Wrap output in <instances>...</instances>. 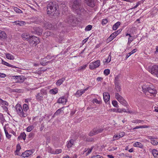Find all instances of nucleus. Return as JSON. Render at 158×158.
I'll return each mask as SVG.
<instances>
[{
  "label": "nucleus",
  "instance_id": "2",
  "mask_svg": "<svg viewBox=\"0 0 158 158\" xmlns=\"http://www.w3.org/2000/svg\"><path fill=\"white\" fill-rule=\"evenodd\" d=\"M81 0H73L72 8L73 11L77 14H80L85 11L81 5Z\"/></svg>",
  "mask_w": 158,
  "mask_h": 158
},
{
  "label": "nucleus",
  "instance_id": "27",
  "mask_svg": "<svg viewBox=\"0 0 158 158\" xmlns=\"http://www.w3.org/2000/svg\"><path fill=\"white\" fill-rule=\"evenodd\" d=\"M6 57L9 60H13L14 59V56L10 53H7L6 54Z\"/></svg>",
  "mask_w": 158,
  "mask_h": 158
},
{
  "label": "nucleus",
  "instance_id": "22",
  "mask_svg": "<svg viewBox=\"0 0 158 158\" xmlns=\"http://www.w3.org/2000/svg\"><path fill=\"white\" fill-rule=\"evenodd\" d=\"M31 37V36H30L27 34H23L22 35V37L23 38L24 40H27L28 41V42L29 41Z\"/></svg>",
  "mask_w": 158,
  "mask_h": 158
},
{
  "label": "nucleus",
  "instance_id": "7",
  "mask_svg": "<svg viewBox=\"0 0 158 158\" xmlns=\"http://www.w3.org/2000/svg\"><path fill=\"white\" fill-rule=\"evenodd\" d=\"M115 97L117 100L123 105L127 106V103L126 100L118 93H115Z\"/></svg>",
  "mask_w": 158,
  "mask_h": 158
},
{
  "label": "nucleus",
  "instance_id": "54",
  "mask_svg": "<svg viewBox=\"0 0 158 158\" xmlns=\"http://www.w3.org/2000/svg\"><path fill=\"white\" fill-rule=\"evenodd\" d=\"M62 152V150L61 149H56L55 151V153L54 154H58Z\"/></svg>",
  "mask_w": 158,
  "mask_h": 158
},
{
  "label": "nucleus",
  "instance_id": "57",
  "mask_svg": "<svg viewBox=\"0 0 158 158\" xmlns=\"http://www.w3.org/2000/svg\"><path fill=\"white\" fill-rule=\"evenodd\" d=\"M94 146H92L90 148L88 151V152L86 153V155H89L92 151L93 149L94 148Z\"/></svg>",
  "mask_w": 158,
  "mask_h": 158
},
{
  "label": "nucleus",
  "instance_id": "55",
  "mask_svg": "<svg viewBox=\"0 0 158 158\" xmlns=\"http://www.w3.org/2000/svg\"><path fill=\"white\" fill-rule=\"evenodd\" d=\"M94 132H89V135L90 136H92L94 135H95L96 134H97L96 133V131H94V129H93Z\"/></svg>",
  "mask_w": 158,
  "mask_h": 158
},
{
  "label": "nucleus",
  "instance_id": "59",
  "mask_svg": "<svg viewBox=\"0 0 158 158\" xmlns=\"http://www.w3.org/2000/svg\"><path fill=\"white\" fill-rule=\"evenodd\" d=\"M2 64L4 65H5L7 66H9V64L7 62L2 60Z\"/></svg>",
  "mask_w": 158,
  "mask_h": 158
},
{
  "label": "nucleus",
  "instance_id": "15",
  "mask_svg": "<svg viewBox=\"0 0 158 158\" xmlns=\"http://www.w3.org/2000/svg\"><path fill=\"white\" fill-rule=\"evenodd\" d=\"M103 99L105 103H107L110 100V95L107 92H104L103 94Z\"/></svg>",
  "mask_w": 158,
  "mask_h": 158
},
{
  "label": "nucleus",
  "instance_id": "56",
  "mask_svg": "<svg viewBox=\"0 0 158 158\" xmlns=\"http://www.w3.org/2000/svg\"><path fill=\"white\" fill-rule=\"evenodd\" d=\"M21 149V148L20 145L19 144H18L16 146V151L18 152H19Z\"/></svg>",
  "mask_w": 158,
  "mask_h": 158
},
{
  "label": "nucleus",
  "instance_id": "5",
  "mask_svg": "<svg viewBox=\"0 0 158 158\" xmlns=\"http://www.w3.org/2000/svg\"><path fill=\"white\" fill-rule=\"evenodd\" d=\"M147 69L152 74L155 75L158 77V65H154L149 66Z\"/></svg>",
  "mask_w": 158,
  "mask_h": 158
},
{
  "label": "nucleus",
  "instance_id": "64",
  "mask_svg": "<svg viewBox=\"0 0 158 158\" xmlns=\"http://www.w3.org/2000/svg\"><path fill=\"white\" fill-rule=\"evenodd\" d=\"M22 156L23 157H28L26 153L25 152V151L22 153Z\"/></svg>",
  "mask_w": 158,
  "mask_h": 158
},
{
  "label": "nucleus",
  "instance_id": "53",
  "mask_svg": "<svg viewBox=\"0 0 158 158\" xmlns=\"http://www.w3.org/2000/svg\"><path fill=\"white\" fill-rule=\"evenodd\" d=\"M87 65L86 64L84 65L83 66H81L78 69L79 70H81L85 69L87 67Z\"/></svg>",
  "mask_w": 158,
  "mask_h": 158
},
{
  "label": "nucleus",
  "instance_id": "30",
  "mask_svg": "<svg viewBox=\"0 0 158 158\" xmlns=\"http://www.w3.org/2000/svg\"><path fill=\"white\" fill-rule=\"evenodd\" d=\"M148 127H149V126H147V125L140 126H136L135 127L132 128V129L135 130V129H138V128H148Z\"/></svg>",
  "mask_w": 158,
  "mask_h": 158
},
{
  "label": "nucleus",
  "instance_id": "32",
  "mask_svg": "<svg viewBox=\"0 0 158 158\" xmlns=\"http://www.w3.org/2000/svg\"><path fill=\"white\" fill-rule=\"evenodd\" d=\"M111 53H110V55L108 56V57L107 59H105L104 60H103V62L104 63H108L110 62L111 61V56L110 55Z\"/></svg>",
  "mask_w": 158,
  "mask_h": 158
},
{
  "label": "nucleus",
  "instance_id": "13",
  "mask_svg": "<svg viewBox=\"0 0 158 158\" xmlns=\"http://www.w3.org/2000/svg\"><path fill=\"white\" fill-rule=\"evenodd\" d=\"M74 18L72 14H69L68 15L65 19V22L70 24L74 21Z\"/></svg>",
  "mask_w": 158,
  "mask_h": 158
},
{
  "label": "nucleus",
  "instance_id": "62",
  "mask_svg": "<svg viewBox=\"0 0 158 158\" xmlns=\"http://www.w3.org/2000/svg\"><path fill=\"white\" fill-rule=\"evenodd\" d=\"M118 76H116L115 77L114 79V83H119L118 82Z\"/></svg>",
  "mask_w": 158,
  "mask_h": 158
},
{
  "label": "nucleus",
  "instance_id": "11",
  "mask_svg": "<svg viewBox=\"0 0 158 158\" xmlns=\"http://www.w3.org/2000/svg\"><path fill=\"white\" fill-rule=\"evenodd\" d=\"M122 31V29H119L117 31H115L112 33L107 39V40L109 42L111 41L114 38H115Z\"/></svg>",
  "mask_w": 158,
  "mask_h": 158
},
{
  "label": "nucleus",
  "instance_id": "10",
  "mask_svg": "<svg viewBox=\"0 0 158 158\" xmlns=\"http://www.w3.org/2000/svg\"><path fill=\"white\" fill-rule=\"evenodd\" d=\"M31 32L33 34L41 35H42L43 29L41 27H35L32 29Z\"/></svg>",
  "mask_w": 158,
  "mask_h": 158
},
{
  "label": "nucleus",
  "instance_id": "63",
  "mask_svg": "<svg viewBox=\"0 0 158 158\" xmlns=\"http://www.w3.org/2000/svg\"><path fill=\"white\" fill-rule=\"evenodd\" d=\"M5 120L3 114L0 113V120L3 121Z\"/></svg>",
  "mask_w": 158,
  "mask_h": 158
},
{
  "label": "nucleus",
  "instance_id": "8",
  "mask_svg": "<svg viewBox=\"0 0 158 158\" xmlns=\"http://www.w3.org/2000/svg\"><path fill=\"white\" fill-rule=\"evenodd\" d=\"M100 64V60H97L95 62L91 63L89 65V68L90 69L93 70L98 67Z\"/></svg>",
  "mask_w": 158,
  "mask_h": 158
},
{
  "label": "nucleus",
  "instance_id": "36",
  "mask_svg": "<svg viewBox=\"0 0 158 158\" xmlns=\"http://www.w3.org/2000/svg\"><path fill=\"white\" fill-rule=\"evenodd\" d=\"M113 105L115 107L118 108V102L116 101L113 100L112 102Z\"/></svg>",
  "mask_w": 158,
  "mask_h": 158
},
{
  "label": "nucleus",
  "instance_id": "46",
  "mask_svg": "<svg viewBox=\"0 0 158 158\" xmlns=\"http://www.w3.org/2000/svg\"><path fill=\"white\" fill-rule=\"evenodd\" d=\"M20 135L24 140H25L26 135L25 132H23L21 133Z\"/></svg>",
  "mask_w": 158,
  "mask_h": 158
},
{
  "label": "nucleus",
  "instance_id": "50",
  "mask_svg": "<svg viewBox=\"0 0 158 158\" xmlns=\"http://www.w3.org/2000/svg\"><path fill=\"white\" fill-rule=\"evenodd\" d=\"M34 135L35 134L34 132H31L28 135V138H31V139L34 136Z\"/></svg>",
  "mask_w": 158,
  "mask_h": 158
},
{
  "label": "nucleus",
  "instance_id": "6",
  "mask_svg": "<svg viewBox=\"0 0 158 158\" xmlns=\"http://www.w3.org/2000/svg\"><path fill=\"white\" fill-rule=\"evenodd\" d=\"M40 40L39 37L31 35L29 40V43L32 44H35V46L39 43Z\"/></svg>",
  "mask_w": 158,
  "mask_h": 158
},
{
  "label": "nucleus",
  "instance_id": "29",
  "mask_svg": "<svg viewBox=\"0 0 158 158\" xmlns=\"http://www.w3.org/2000/svg\"><path fill=\"white\" fill-rule=\"evenodd\" d=\"M52 61V60L47 61L46 60H43L40 61V64L42 66H45L48 63H51Z\"/></svg>",
  "mask_w": 158,
  "mask_h": 158
},
{
  "label": "nucleus",
  "instance_id": "16",
  "mask_svg": "<svg viewBox=\"0 0 158 158\" xmlns=\"http://www.w3.org/2000/svg\"><path fill=\"white\" fill-rule=\"evenodd\" d=\"M75 140L73 139H70L69 141L67 142L66 146L68 148H71L72 145H74V142Z\"/></svg>",
  "mask_w": 158,
  "mask_h": 158
},
{
  "label": "nucleus",
  "instance_id": "17",
  "mask_svg": "<svg viewBox=\"0 0 158 158\" xmlns=\"http://www.w3.org/2000/svg\"><path fill=\"white\" fill-rule=\"evenodd\" d=\"M66 102V99L64 97L59 98L57 101V102L59 103L64 104Z\"/></svg>",
  "mask_w": 158,
  "mask_h": 158
},
{
  "label": "nucleus",
  "instance_id": "42",
  "mask_svg": "<svg viewBox=\"0 0 158 158\" xmlns=\"http://www.w3.org/2000/svg\"><path fill=\"white\" fill-rule=\"evenodd\" d=\"M14 10L17 13H23V11L21 10L17 7H15L14 8Z\"/></svg>",
  "mask_w": 158,
  "mask_h": 158
},
{
  "label": "nucleus",
  "instance_id": "49",
  "mask_svg": "<svg viewBox=\"0 0 158 158\" xmlns=\"http://www.w3.org/2000/svg\"><path fill=\"white\" fill-rule=\"evenodd\" d=\"M75 95L77 97H79L81 95V91L80 90H78L77 91L76 93L75 94Z\"/></svg>",
  "mask_w": 158,
  "mask_h": 158
},
{
  "label": "nucleus",
  "instance_id": "43",
  "mask_svg": "<svg viewBox=\"0 0 158 158\" xmlns=\"http://www.w3.org/2000/svg\"><path fill=\"white\" fill-rule=\"evenodd\" d=\"M25 152L26 153L28 157L32 154L33 153L32 151L31 150H27L25 151Z\"/></svg>",
  "mask_w": 158,
  "mask_h": 158
},
{
  "label": "nucleus",
  "instance_id": "4",
  "mask_svg": "<svg viewBox=\"0 0 158 158\" xmlns=\"http://www.w3.org/2000/svg\"><path fill=\"white\" fill-rule=\"evenodd\" d=\"M47 90L43 89L40 90V93L37 94L36 95V99L38 101H41L43 100V96H45L44 98L47 96Z\"/></svg>",
  "mask_w": 158,
  "mask_h": 158
},
{
  "label": "nucleus",
  "instance_id": "61",
  "mask_svg": "<svg viewBox=\"0 0 158 158\" xmlns=\"http://www.w3.org/2000/svg\"><path fill=\"white\" fill-rule=\"evenodd\" d=\"M118 139V135L116 134L113 137V140L114 141L115 140H117Z\"/></svg>",
  "mask_w": 158,
  "mask_h": 158
},
{
  "label": "nucleus",
  "instance_id": "12",
  "mask_svg": "<svg viewBox=\"0 0 158 158\" xmlns=\"http://www.w3.org/2000/svg\"><path fill=\"white\" fill-rule=\"evenodd\" d=\"M13 77L14 79L17 80L15 82V83H22L25 79V77L23 76H14Z\"/></svg>",
  "mask_w": 158,
  "mask_h": 158
},
{
  "label": "nucleus",
  "instance_id": "44",
  "mask_svg": "<svg viewBox=\"0 0 158 158\" xmlns=\"http://www.w3.org/2000/svg\"><path fill=\"white\" fill-rule=\"evenodd\" d=\"M110 73V70L108 69H105L104 71V73L106 76L108 75Z\"/></svg>",
  "mask_w": 158,
  "mask_h": 158
},
{
  "label": "nucleus",
  "instance_id": "48",
  "mask_svg": "<svg viewBox=\"0 0 158 158\" xmlns=\"http://www.w3.org/2000/svg\"><path fill=\"white\" fill-rule=\"evenodd\" d=\"M151 143L154 145H156L158 144V142L154 140V139H152V140L151 141Z\"/></svg>",
  "mask_w": 158,
  "mask_h": 158
},
{
  "label": "nucleus",
  "instance_id": "1",
  "mask_svg": "<svg viewBox=\"0 0 158 158\" xmlns=\"http://www.w3.org/2000/svg\"><path fill=\"white\" fill-rule=\"evenodd\" d=\"M48 14L54 17H57L59 15V6L55 2H50L47 6Z\"/></svg>",
  "mask_w": 158,
  "mask_h": 158
},
{
  "label": "nucleus",
  "instance_id": "21",
  "mask_svg": "<svg viewBox=\"0 0 158 158\" xmlns=\"http://www.w3.org/2000/svg\"><path fill=\"white\" fill-rule=\"evenodd\" d=\"M115 86V89L117 92H119L121 89L120 83H114Z\"/></svg>",
  "mask_w": 158,
  "mask_h": 158
},
{
  "label": "nucleus",
  "instance_id": "41",
  "mask_svg": "<svg viewBox=\"0 0 158 158\" xmlns=\"http://www.w3.org/2000/svg\"><path fill=\"white\" fill-rule=\"evenodd\" d=\"M122 112H124L130 114L133 113V112L132 111H130L129 109H122Z\"/></svg>",
  "mask_w": 158,
  "mask_h": 158
},
{
  "label": "nucleus",
  "instance_id": "24",
  "mask_svg": "<svg viewBox=\"0 0 158 158\" xmlns=\"http://www.w3.org/2000/svg\"><path fill=\"white\" fill-rule=\"evenodd\" d=\"M120 24V22H118L114 24V25L113 27V29L114 30H116L117 29Z\"/></svg>",
  "mask_w": 158,
  "mask_h": 158
},
{
  "label": "nucleus",
  "instance_id": "37",
  "mask_svg": "<svg viewBox=\"0 0 158 158\" xmlns=\"http://www.w3.org/2000/svg\"><path fill=\"white\" fill-rule=\"evenodd\" d=\"M34 128V127L33 125L29 126L27 128V132H30Z\"/></svg>",
  "mask_w": 158,
  "mask_h": 158
},
{
  "label": "nucleus",
  "instance_id": "19",
  "mask_svg": "<svg viewBox=\"0 0 158 158\" xmlns=\"http://www.w3.org/2000/svg\"><path fill=\"white\" fill-rule=\"evenodd\" d=\"M65 78L63 77L61 79H59L57 80L56 83V84L57 85L60 86L63 83L65 80Z\"/></svg>",
  "mask_w": 158,
  "mask_h": 158
},
{
  "label": "nucleus",
  "instance_id": "26",
  "mask_svg": "<svg viewBox=\"0 0 158 158\" xmlns=\"http://www.w3.org/2000/svg\"><path fill=\"white\" fill-rule=\"evenodd\" d=\"M49 91L51 94H55L58 92V89L57 88H54L50 90Z\"/></svg>",
  "mask_w": 158,
  "mask_h": 158
},
{
  "label": "nucleus",
  "instance_id": "9",
  "mask_svg": "<svg viewBox=\"0 0 158 158\" xmlns=\"http://www.w3.org/2000/svg\"><path fill=\"white\" fill-rule=\"evenodd\" d=\"M84 2L89 6L94 8L96 6L97 0H84Z\"/></svg>",
  "mask_w": 158,
  "mask_h": 158
},
{
  "label": "nucleus",
  "instance_id": "34",
  "mask_svg": "<svg viewBox=\"0 0 158 158\" xmlns=\"http://www.w3.org/2000/svg\"><path fill=\"white\" fill-rule=\"evenodd\" d=\"M0 103L2 105H5L7 106L8 105V103L7 102L3 100L1 98H0Z\"/></svg>",
  "mask_w": 158,
  "mask_h": 158
},
{
  "label": "nucleus",
  "instance_id": "35",
  "mask_svg": "<svg viewBox=\"0 0 158 158\" xmlns=\"http://www.w3.org/2000/svg\"><path fill=\"white\" fill-rule=\"evenodd\" d=\"M63 107L58 109L54 114V115H57L60 114V113L61 111H63L62 110V109L63 108Z\"/></svg>",
  "mask_w": 158,
  "mask_h": 158
},
{
  "label": "nucleus",
  "instance_id": "38",
  "mask_svg": "<svg viewBox=\"0 0 158 158\" xmlns=\"http://www.w3.org/2000/svg\"><path fill=\"white\" fill-rule=\"evenodd\" d=\"M132 122L133 123H142L143 122V120L136 119L132 121Z\"/></svg>",
  "mask_w": 158,
  "mask_h": 158
},
{
  "label": "nucleus",
  "instance_id": "14",
  "mask_svg": "<svg viewBox=\"0 0 158 158\" xmlns=\"http://www.w3.org/2000/svg\"><path fill=\"white\" fill-rule=\"evenodd\" d=\"M156 91L155 89H151V87H149L146 95H149L150 94L151 96L155 97L156 96Z\"/></svg>",
  "mask_w": 158,
  "mask_h": 158
},
{
  "label": "nucleus",
  "instance_id": "51",
  "mask_svg": "<svg viewBox=\"0 0 158 158\" xmlns=\"http://www.w3.org/2000/svg\"><path fill=\"white\" fill-rule=\"evenodd\" d=\"M93 102L96 103L97 104H100L101 103V101H98L97 99L94 98L93 100Z\"/></svg>",
  "mask_w": 158,
  "mask_h": 158
},
{
  "label": "nucleus",
  "instance_id": "47",
  "mask_svg": "<svg viewBox=\"0 0 158 158\" xmlns=\"http://www.w3.org/2000/svg\"><path fill=\"white\" fill-rule=\"evenodd\" d=\"M94 129L95 131H96V133L97 134L102 132L103 131V129L101 128L98 130H96V129Z\"/></svg>",
  "mask_w": 158,
  "mask_h": 158
},
{
  "label": "nucleus",
  "instance_id": "25",
  "mask_svg": "<svg viewBox=\"0 0 158 158\" xmlns=\"http://www.w3.org/2000/svg\"><path fill=\"white\" fill-rule=\"evenodd\" d=\"M137 51V49H134L131 52L129 53L128 54H127L126 55V59H127L132 54L136 52Z\"/></svg>",
  "mask_w": 158,
  "mask_h": 158
},
{
  "label": "nucleus",
  "instance_id": "31",
  "mask_svg": "<svg viewBox=\"0 0 158 158\" xmlns=\"http://www.w3.org/2000/svg\"><path fill=\"white\" fill-rule=\"evenodd\" d=\"M23 110L24 112L26 113L29 109L28 106L26 104H24L23 105Z\"/></svg>",
  "mask_w": 158,
  "mask_h": 158
},
{
  "label": "nucleus",
  "instance_id": "18",
  "mask_svg": "<svg viewBox=\"0 0 158 158\" xmlns=\"http://www.w3.org/2000/svg\"><path fill=\"white\" fill-rule=\"evenodd\" d=\"M6 34L4 31H1L0 32V39L3 40L6 38Z\"/></svg>",
  "mask_w": 158,
  "mask_h": 158
},
{
  "label": "nucleus",
  "instance_id": "39",
  "mask_svg": "<svg viewBox=\"0 0 158 158\" xmlns=\"http://www.w3.org/2000/svg\"><path fill=\"white\" fill-rule=\"evenodd\" d=\"M4 130L5 131V132L6 134V137L9 139L11 137V135H10L8 132V131L6 129V128H5V127H4Z\"/></svg>",
  "mask_w": 158,
  "mask_h": 158
},
{
  "label": "nucleus",
  "instance_id": "52",
  "mask_svg": "<svg viewBox=\"0 0 158 158\" xmlns=\"http://www.w3.org/2000/svg\"><path fill=\"white\" fill-rule=\"evenodd\" d=\"M91 158H103V157L99 155H95L92 156Z\"/></svg>",
  "mask_w": 158,
  "mask_h": 158
},
{
  "label": "nucleus",
  "instance_id": "23",
  "mask_svg": "<svg viewBox=\"0 0 158 158\" xmlns=\"http://www.w3.org/2000/svg\"><path fill=\"white\" fill-rule=\"evenodd\" d=\"M149 88V87L145 85L142 86V91L144 93H145V94H146Z\"/></svg>",
  "mask_w": 158,
  "mask_h": 158
},
{
  "label": "nucleus",
  "instance_id": "33",
  "mask_svg": "<svg viewBox=\"0 0 158 158\" xmlns=\"http://www.w3.org/2000/svg\"><path fill=\"white\" fill-rule=\"evenodd\" d=\"M152 154L155 157H156L158 155V151L155 149H154L152 151Z\"/></svg>",
  "mask_w": 158,
  "mask_h": 158
},
{
  "label": "nucleus",
  "instance_id": "58",
  "mask_svg": "<svg viewBox=\"0 0 158 158\" xmlns=\"http://www.w3.org/2000/svg\"><path fill=\"white\" fill-rule=\"evenodd\" d=\"M108 21L107 19H103L102 21V24H106L107 22Z\"/></svg>",
  "mask_w": 158,
  "mask_h": 158
},
{
  "label": "nucleus",
  "instance_id": "60",
  "mask_svg": "<svg viewBox=\"0 0 158 158\" xmlns=\"http://www.w3.org/2000/svg\"><path fill=\"white\" fill-rule=\"evenodd\" d=\"M19 23H20V26H22L26 24V23L23 21H19Z\"/></svg>",
  "mask_w": 158,
  "mask_h": 158
},
{
  "label": "nucleus",
  "instance_id": "28",
  "mask_svg": "<svg viewBox=\"0 0 158 158\" xmlns=\"http://www.w3.org/2000/svg\"><path fill=\"white\" fill-rule=\"evenodd\" d=\"M45 26L46 27L47 29H52L54 27L53 25L49 23H47L45 24Z\"/></svg>",
  "mask_w": 158,
  "mask_h": 158
},
{
  "label": "nucleus",
  "instance_id": "45",
  "mask_svg": "<svg viewBox=\"0 0 158 158\" xmlns=\"http://www.w3.org/2000/svg\"><path fill=\"white\" fill-rule=\"evenodd\" d=\"M133 37L132 36V37H130L128 38V41L127 43V44L129 45H130V43L133 41Z\"/></svg>",
  "mask_w": 158,
  "mask_h": 158
},
{
  "label": "nucleus",
  "instance_id": "20",
  "mask_svg": "<svg viewBox=\"0 0 158 158\" xmlns=\"http://www.w3.org/2000/svg\"><path fill=\"white\" fill-rule=\"evenodd\" d=\"M133 145L134 147H139L141 148H143V145L139 142H136L135 143L133 144Z\"/></svg>",
  "mask_w": 158,
  "mask_h": 158
},
{
  "label": "nucleus",
  "instance_id": "3",
  "mask_svg": "<svg viewBox=\"0 0 158 158\" xmlns=\"http://www.w3.org/2000/svg\"><path fill=\"white\" fill-rule=\"evenodd\" d=\"M15 108L18 114L21 117L25 118L27 116V114L23 112V109L20 104H17L15 106Z\"/></svg>",
  "mask_w": 158,
  "mask_h": 158
},
{
  "label": "nucleus",
  "instance_id": "40",
  "mask_svg": "<svg viewBox=\"0 0 158 158\" xmlns=\"http://www.w3.org/2000/svg\"><path fill=\"white\" fill-rule=\"evenodd\" d=\"M92 28V26L91 25H89L87 26L85 28V31H89L91 30Z\"/></svg>",
  "mask_w": 158,
  "mask_h": 158
}]
</instances>
